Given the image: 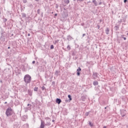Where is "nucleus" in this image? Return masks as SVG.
I'll return each instance as SVG.
<instances>
[{"instance_id":"1","label":"nucleus","mask_w":128,"mask_h":128,"mask_svg":"<svg viewBox=\"0 0 128 128\" xmlns=\"http://www.w3.org/2000/svg\"><path fill=\"white\" fill-rule=\"evenodd\" d=\"M24 82L26 84H30L32 82V77L28 74H26L24 77Z\"/></svg>"},{"instance_id":"2","label":"nucleus","mask_w":128,"mask_h":128,"mask_svg":"<svg viewBox=\"0 0 128 128\" xmlns=\"http://www.w3.org/2000/svg\"><path fill=\"white\" fill-rule=\"evenodd\" d=\"M6 116H12V109L10 108H8L6 112Z\"/></svg>"},{"instance_id":"3","label":"nucleus","mask_w":128,"mask_h":128,"mask_svg":"<svg viewBox=\"0 0 128 128\" xmlns=\"http://www.w3.org/2000/svg\"><path fill=\"white\" fill-rule=\"evenodd\" d=\"M46 122L45 124V126H50V119L48 118H46Z\"/></svg>"},{"instance_id":"4","label":"nucleus","mask_w":128,"mask_h":128,"mask_svg":"<svg viewBox=\"0 0 128 128\" xmlns=\"http://www.w3.org/2000/svg\"><path fill=\"white\" fill-rule=\"evenodd\" d=\"M81 71H82V68L78 67V69H77V76H80Z\"/></svg>"},{"instance_id":"5","label":"nucleus","mask_w":128,"mask_h":128,"mask_svg":"<svg viewBox=\"0 0 128 128\" xmlns=\"http://www.w3.org/2000/svg\"><path fill=\"white\" fill-rule=\"evenodd\" d=\"M44 126H46V124H44V122L41 120L40 128H44Z\"/></svg>"},{"instance_id":"6","label":"nucleus","mask_w":128,"mask_h":128,"mask_svg":"<svg viewBox=\"0 0 128 128\" xmlns=\"http://www.w3.org/2000/svg\"><path fill=\"white\" fill-rule=\"evenodd\" d=\"M56 102L58 104H60L62 102V100L58 98H57L56 100Z\"/></svg>"},{"instance_id":"7","label":"nucleus","mask_w":128,"mask_h":128,"mask_svg":"<svg viewBox=\"0 0 128 128\" xmlns=\"http://www.w3.org/2000/svg\"><path fill=\"white\" fill-rule=\"evenodd\" d=\"M28 94H29V96H32V92L31 90H28Z\"/></svg>"},{"instance_id":"8","label":"nucleus","mask_w":128,"mask_h":128,"mask_svg":"<svg viewBox=\"0 0 128 128\" xmlns=\"http://www.w3.org/2000/svg\"><path fill=\"white\" fill-rule=\"evenodd\" d=\"M92 2L94 4L95 6H98V2H96V0H92Z\"/></svg>"},{"instance_id":"9","label":"nucleus","mask_w":128,"mask_h":128,"mask_svg":"<svg viewBox=\"0 0 128 128\" xmlns=\"http://www.w3.org/2000/svg\"><path fill=\"white\" fill-rule=\"evenodd\" d=\"M109 32H110V28H107L106 30V34H108Z\"/></svg>"},{"instance_id":"10","label":"nucleus","mask_w":128,"mask_h":128,"mask_svg":"<svg viewBox=\"0 0 128 128\" xmlns=\"http://www.w3.org/2000/svg\"><path fill=\"white\" fill-rule=\"evenodd\" d=\"M93 84L94 86H98V81H94L93 82Z\"/></svg>"},{"instance_id":"11","label":"nucleus","mask_w":128,"mask_h":128,"mask_svg":"<svg viewBox=\"0 0 128 128\" xmlns=\"http://www.w3.org/2000/svg\"><path fill=\"white\" fill-rule=\"evenodd\" d=\"M64 2L66 4H70V0H64Z\"/></svg>"},{"instance_id":"12","label":"nucleus","mask_w":128,"mask_h":128,"mask_svg":"<svg viewBox=\"0 0 128 128\" xmlns=\"http://www.w3.org/2000/svg\"><path fill=\"white\" fill-rule=\"evenodd\" d=\"M38 88L36 87L34 88V92H38Z\"/></svg>"},{"instance_id":"13","label":"nucleus","mask_w":128,"mask_h":128,"mask_svg":"<svg viewBox=\"0 0 128 128\" xmlns=\"http://www.w3.org/2000/svg\"><path fill=\"white\" fill-rule=\"evenodd\" d=\"M68 98H70V100H72V96L70 94L68 95Z\"/></svg>"},{"instance_id":"14","label":"nucleus","mask_w":128,"mask_h":128,"mask_svg":"<svg viewBox=\"0 0 128 128\" xmlns=\"http://www.w3.org/2000/svg\"><path fill=\"white\" fill-rule=\"evenodd\" d=\"M59 72L58 71H56V72H55V74L56 76H58V74H59Z\"/></svg>"},{"instance_id":"15","label":"nucleus","mask_w":128,"mask_h":128,"mask_svg":"<svg viewBox=\"0 0 128 128\" xmlns=\"http://www.w3.org/2000/svg\"><path fill=\"white\" fill-rule=\"evenodd\" d=\"M67 49L68 50H70V45H68L67 46Z\"/></svg>"},{"instance_id":"16","label":"nucleus","mask_w":128,"mask_h":128,"mask_svg":"<svg viewBox=\"0 0 128 128\" xmlns=\"http://www.w3.org/2000/svg\"><path fill=\"white\" fill-rule=\"evenodd\" d=\"M89 125L90 126H94V124H92L90 122H89Z\"/></svg>"},{"instance_id":"17","label":"nucleus","mask_w":128,"mask_h":128,"mask_svg":"<svg viewBox=\"0 0 128 128\" xmlns=\"http://www.w3.org/2000/svg\"><path fill=\"white\" fill-rule=\"evenodd\" d=\"M37 12H38V14H40V10L38 9L37 10Z\"/></svg>"},{"instance_id":"18","label":"nucleus","mask_w":128,"mask_h":128,"mask_svg":"<svg viewBox=\"0 0 128 128\" xmlns=\"http://www.w3.org/2000/svg\"><path fill=\"white\" fill-rule=\"evenodd\" d=\"M89 114H90V112H86V114H85V115L86 116H88Z\"/></svg>"},{"instance_id":"19","label":"nucleus","mask_w":128,"mask_h":128,"mask_svg":"<svg viewBox=\"0 0 128 128\" xmlns=\"http://www.w3.org/2000/svg\"><path fill=\"white\" fill-rule=\"evenodd\" d=\"M42 88V90H46V87H44V86H43Z\"/></svg>"},{"instance_id":"20","label":"nucleus","mask_w":128,"mask_h":128,"mask_svg":"<svg viewBox=\"0 0 128 128\" xmlns=\"http://www.w3.org/2000/svg\"><path fill=\"white\" fill-rule=\"evenodd\" d=\"M50 49L51 50H54V45H51L50 46Z\"/></svg>"},{"instance_id":"21","label":"nucleus","mask_w":128,"mask_h":128,"mask_svg":"<svg viewBox=\"0 0 128 128\" xmlns=\"http://www.w3.org/2000/svg\"><path fill=\"white\" fill-rule=\"evenodd\" d=\"M81 26H84V22L81 23Z\"/></svg>"},{"instance_id":"22","label":"nucleus","mask_w":128,"mask_h":128,"mask_svg":"<svg viewBox=\"0 0 128 128\" xmlns=\"http://www.w3.org/2000/svg\"><path fill=\"white\" fill-rule=\"evenodd\" d=\"M123 38H124V40H126V37H123Z\"/></svg>"},{"instance_id":"23","label":"nucleus","mask_w":128,"mask_h":128,"mask_svg":"<svg viewBox=\"0 0 128 128\" xmlns=\"http://www.w3.org/2000/svg\"><path fill=\"white\" fill-rule=\"evenodd\" d=\"M32 64H36V61H34V60L32 61Z\"/></svg>"},{"instance_id":"24","label":"nucleus","mask_w":128,"mask_h":128,"mask_svg":"<svg viewBox=\"0 0 128 128\" xmlns=\"http://www.w3.org/2000/svg\"><path fill=\"white\" fill-rule=\"evenodd\" d=\"M78 2H84V0H78Z\"/></svg>"},{"instance_id":"25","label":"nucleus","mask_w":128,"mask_h":128,"mask_svg":"<svg viewBox=\"0 0 128 128\" xmlns=\"http://www.w3.org/2000/svg\"><path fill=\"white\" fill-rule=\"evenodd\" d=\"M93 76H97L96 73H94V74H93Z\"/></svg>"},{"instance_id":"26","label":"nucleus","mask_w":128,"mask_h":128,"mask_svg":"<svg viewBox=\"0 0 128 128\" xmlns=\"http://www.w3.org/2000/svg\"><path fill=\"white\" fill-rule=\"evenodd\" d=\"M126 2H128V0H124V3Z\"/></svg>"},{"instance_id":"27","label":"nucleus","mask_w":128,"mask_h":128,"mask_svg":"<svg viewBox=\"0 0 128 128\" xmlns=\"http://www.w3.org/2000/svg\"><path fill=\"white\" fill-rule=\"evenodd\" d=\"M102 2H99V4L100 5V4H102Z\"/></svg>"},{"instance_id":"28","label":"nucleus","mask_w":128,"mask_h":128,"mask_svg":"<svg viewBox=\"0 0 128 128\" xmlns=\"http://www.w3.org/2000/svg\"><path fill=\"white\" fill-rule=\"evenodd\" d=\"M28 36H30V34H28Z\"/></svg>"},{"instance_id":"29","label":"nucleus","mask_w":128,"mask_h":128,"mask_svg":"<svg viewBox=\"0 0 128 128\" xmlns=\"http://www.w3.org/2000/svg\"><path fill=\"white\" fill-rule=\"evenodd\" d=\"M98 29H100V25L97 26Z\"/></svg>"},{"instance_id":"30","label":"nucleus","mask_w":128,"mask_h":128,"mask_svg":"<svg viewBox=\"0 0 128 128\" xmlns=\"http://www.w3.org/2000/svg\"><path fill=\"white\" fill-rule=\"evenodd\" d=\"M24 4H26V0H24Z\"/></svg>"},{"instance_id":"31","label":"nucleus","mask_w":128,"mask_h":128,"mask_svg":"<svg viewBox=\"0 0 128 128\" xmlns=\"http://www.w3.org/2000/svg\"><path fill=\"white\" fill-rule=\"evenodd\" d=\"M58 16V14H54V16Z\"/></svg>"},{"instance_id":"32","label":"nucleus","mask_w":128,"mask_h":128,"mask_svg":"<svg viewBox=\"0 0 128 128\" xmlns=\"http://www.w3.org/2000/svg\"><path fill=\"white\" fill-rule=\"evenodd\" d=\"M86 36V34H83L82 36Z\"/></svg>"},{"instance_id":"33","label":"nucleus","mask_w":128,"mask_h":128,"mask_svg":"<svg viewBox=\"0 0 128 128\" xmlns=\"http://www.w3.org/2000/svg\"><path fill=\"white\" fill-rule=\"evenodd\" d=\"M52 122H54V120H52Z\"/></svg>"},{"instance_id":"34","label":"nucleus","mask_w":128,"mask_h":128,"mask_svg":"<svg viewBox=\"0 0 128 128\" xmlns=\"http://www.w3.org/2000/svg\"><path fill=\"white\" fill-rule=\"evenodd\" d=\"M10 47L8 46V49L10 50Z\"/></svg>"},{"instance_id":"35","label":"nucleus","mask_w":128,"mask_h":128,"mask_svg":"<svg viewBox=\"0 0 128 128\" xmlns=\"http://www.w3.org/2000/svg\"><path fill=\"white\" fill-rule=\"evenodd\" d=\"M103 128H106V126H104Z\"/></svg>"},{"instance_id":"36","label":"nucleus","mask_w":128,"mask_h":128,"mask_svg":"<svg viewBox=\"0 0 128 128\" xmlns=\"http://www.w3.org/2000/svg\"><path fill=\"white\" fill-rule=\"evenodd\" d=\"M125 115H122V118H124V116Z\"/></svg>"},{"instance_id":"37","label":"nucleus","mask_w":128,"mask_h":128,"mask_svg":"<svg viewBox=\"0 0 128 128\" xmlns=\"http://www.w3.org/2000/svg\"><path fill=\"white\" fill-rule=\"evenodd\" d=\"M36 0V2H38V0Z\"/></svg>"},{"instance_id":"38","label":"nucleus","mask_w":128,"mask_h":128,"mask_svg":"<svg viewBox=\"0 0 128 128\" xmlns=\"http://www.w3.org/2000/svg\"><path fill=\"white\" fill-rule=\"evenodd\" d=\"M28 106H30V104H28Z\"/></svg>"},{"instance_id":"39","label":"nucleus","mask_w":128,"mask_h":128,"mask_svg":"<svg viewBox=\"0 0 128 128\" xmlns=\"http://www.w3.org/2000/svg\"><path fill=\"white\" fill-rule=\"evenodd\" d=\"M104 108H105V110H106V107H105Z\"/></svg>"},{"instance_id":"40","label":"nucleus","mask_w":128,"mask_h":128,"mask_svg":"<svg viewBox=\"0 0 128 128\" xmlns=\"http://www.w3.org/2000/svg\"><path fill=\"white\" fill-rule=\"evenodd\" d=\"M102 20H100V22H102Z\"/></svg>"},{"instance_id":"41","label":"nucleus","mask_w":128,"mask_h":128,"mask_svg":"<svg viewBox=\"0 0 128 128\" xmlns=\"http://www.w3.org/2000/svg\"><path fill=\"white\" fill-rule=\"evenodd\" d=\"M4 104H7V102H5Z\"/></svg>"},{"instance_id":"42","label":"nucleus","mask_w":128,"mask_h":128,"mask_svg":"<svg viewBox=\"0 0 128 128\" xmlns=\"http://www.w3.org/2000/svg\"><path fill=\"white\" fill-rule=\"evenodd\" d=\"M56 8H58V6H56Z\"/></svg>"},{"instance_id":"43","label":"nucleus","mask_w":128,"mask_h":128,"mask_svg":"<svg viewBox=\"0 0 128 128\" xmlns=\"http://www.w3.org/2000/svg\"><path fill=\"white\" fill-rule=\"evenodd\" d=\"M127 36H128V33H127Z\"/></svg>"},{"instance_id":"44","label":"nucleus","mask_w":128,"mask_h":128,"mask_svg":"<svg viewBox=\"0 0 128 128\" xmlns=\"http://www.w3.org/2000/svg\"><path fill=\"white\" fill-rule=\"evenodd\" d=\"M66 102H68V100H66Z\"/></svg>"},{"instance_id":"45","label":"nucleus","mask_w":128,"mask_h":128,"mask_svg":"<svg viewBox=\"0 0 128 128\" xmlns=\"http://www.w3.org/2000/svg\"><path fill=\"white\" fill-rule=\"evenodd\" d=\"M24 16H26V15H24Z\"/></svg>"}]
</instances>
